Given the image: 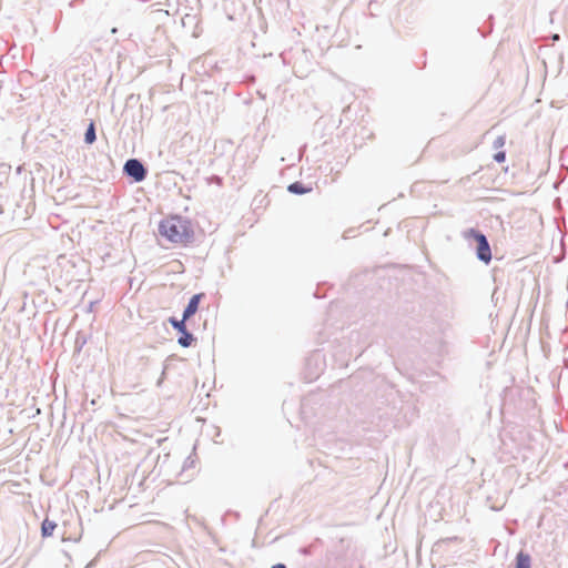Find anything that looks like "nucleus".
Wrapping results in <instances>:
<instances>
[{"label": "nucleus", "mask_w": 568, "mask_h": 568, "mask_svg": "<svg viewBox=\"0 0 568 568\" xmlns=\"http://www.w3.org/2000/svg\"><path fill=\"white\" fill-rule=\"evenodd\" d=\"M160 234L176 245H186L193 237L191 223L181 216H169L159 225Z\"/></svg>", "instance_id": "nucleus-1"}, {"label": "nucleus", "mask_w": 568, "mask_h": 568, "mask_svg": "<svg viewBox=\"0 0 568 568\" xmlns=\"http://www.w3.org/2000/svg\"><path fill=\"white\" fill-rule=\"evenodd\" d=\"M465 237H471L476 241L477 257L484 263L488 264L491 261V250L486 236L478 231L470 229L465 233Z\"/></svg>", "instance_id": "nucleus-2"}, {"label": "nucleus", "mask_w": 568, "mask_h": 568, "mask_svg": "<svg viewBox=\"0 0 568 568\" xmlns=\"http://www.w3.org/2000/svg\"><path fill=\"white\" fill-rule=\"evenodd\" d=\"M124 172L132 176L135 182H141L145 179L146 171L143 164L135 159L128 160L124 164Z\"/></svg>", "instance_id": "nucleus-3"}, {"label": "nucleus", "mask_w": 568, "mask_h": 568, "mask_svg": "<svg viewBox=\"0 0 568 568\" xmlns=\"http://www.w3.org/2000/svg\"><path fill=\"white\" fill-rule=\"evenodd\" d=\"M202 296H203V294H195L192 296V298L190 300V302L183 313L184 320L190 318L192 315H194L197 312L199 303H200Z\"/></svg>", "instance_id": "nucleus-4"}, {"label": "nucleus", "mask_w": 568, "mask_h": 568, "mask_svg": "<svg viewBox=\"0 0 568 568\" xmlns=\"http://www.w3.org/2000/svg\"><path fill=\"white\" fill-rule=\"evenodd\" d=\"M531 559L528 554L523 551L518 552L516 557V568H530Z\"/></svg>", "instance_id": "nucleus-5"}, {"label": "nucleus", "mask_w": 568, "mask_h": 568, "mask_svg": "<svg viewBox=\"0 0 568 568\" xmlns=\"http://www.w3.org/2000/svg\"><path fill=\"white\" fill-rule=\"evenodd\" d=\"M57 528V524L52 520H49L48 518H45L43 521H42V525H41V532H42V536L43 537H50L52 536L54 529Z\"/></svg>", "instance_id": "nucleus-6"}, {"label": "nucleus", "mask_w": 568, "mask_h": 568, "mask_svg": "<svg viewBox=\"0 0 568 568\" xmlns=\"http://www.w3.org/2000/svg\"><path fill=\"white\" fill-rule=\"evenodd\" d=\"M84 140L88 144H92L95 141V128L93 122L89 124L84 135Z\"/></svg>", "instance_id": "nucleus-7"}, {"label": "nucleus", "mask_w": 568, "mask_h": 568, "mask_svg": "<svg viewBox=\"0 0 568 568\" xmlns=\"http://www.w3.org/2000/svg\"><path fill=\"white\" fill-rule=\"evenodd\" d=\"M288 191L295 194H304L306 192H310L311 189H305L302 183L295 182L288 185Z\"/></svg>", "instance_id": "nucleus-8"}, {"label": "nucleus", "mask_w": 568, "mask_h": 568, "mask_svg": "<svg viewBox=\"0 0 568 568\" xmlns=\"http://www.w3.org/2000/svg\"><path fill=\"white\" fill-rule=\"evenodd\" d=\"M193 342V336L186 332H182V336L179 338V344L183 347H189Z\"/></svg>", "instance_id": "nucleus-9"}, {"label": "nucleus", "mask_w": 568, "mask_h": 568, "mask_svg": "<svg viewBox=\"0 0 568 568\" xmlns=\"http://www.w3.org/2000/svg\"><path fill=\"white\" fill-rule=\"evenodd\" d=\"M185 321L184 317L181 321H178L175 318H170V323L174 328H176L179 332H184L186 329L185 327Z\"/></svg>", "instance_id": "nucleus-10"}, {"label": "nucleus", "mask_w": 568, "mask_h": 568, "mask_svg": "<svg viewBox=\"0 0 568 568\" xmlns=\"http://www.w3.org/2000/svg\"><path fill=\"white\" fill-rule=\"evenodd\" d=\"M494 159H495L497 162H504V161H505V159H506V154H505V152L500 151V152H498V153H496V154L494 155Z\"/></svg>", "instance_id": "nucleus-11"}, {"label": "nucleus", "mask_w": 568, "mask_h": 568, "mask_svg": "<svg viewBox=\"0 0 568 568\" xmlns=\"http://www.w3.org/2000/svg\"><path fill=\"white\" fill-rule=\"evenodd\" d=\"M505 144V139L503 136H499L496 141H495V145L496 146H503Z\"/></svg>", "instance_id": "nucleus-12"}, {"label": "nucleus", "mask_w": 568, "mask_h": 568, "mask_svg": "<svg viewBox=\"0 0 568 568\" xmlns=\"http://www.w3.org/2000/svg\"><path fill=\"white\" fill-rule=\"evenodd\" d=\"M272 568H286V567L283 564H277V565L273 566Z\"/></svg>", "instance_id": "nucleus-13"}]
</instances>
